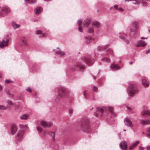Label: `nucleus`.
<instances>
[{
  "label": "nucleus",
  "mask_w": 150,
  "mask_h": 150,
  "mask_svg": "<svg viewBox=\"0 0 150 150\" xmlns=\"http://www.w3.org/2000/svg\"><path fill=\"white\" fill-rule=\"evenodd\" d=\"M82 60L83 62L76 63L74 66V67L72 68L73 69H75L77 68L79 69H84L86 68L85 66L83 64L84 62L86 65H90L93 64L95 62L94 58L89 56H86L83 57Z\"/></svg>",
  "instance_id": "f257e3e1"
},
{
  "label": "nucleus",
  "mask_w": 150,
  "mask_h": 150,
  "mask_svg": "<svg viewBox=\"0 0 150 150\" xmlns=\"http://www.w3.org/2000/svg\"><path fill=\"white\" fill-rule=\"evenodd\" d=\"M104 112L106 113L108 112H110L112 116H115V115L113 112V107H103L102 108L100 107L96 108V112L94 113V115L96 117L100 116L101 117Z\"/></svg>",
  "instance_id": "f03ea898"
},
{
  "label": "nucleus",
  "mask_w": 150,
  "mask_h": 150,
  "mask_svg": "<svg viewBox=\"0 0 150 150\" xmlns=\"http://www.w3.org/2000/svg\"><path fill=\"white\" fill-rule=\"evenodd\" d=\"M59 94L55 98V100L56 102H58L61 99L65 96L67 93V91L65 88L60 87L58 89Z\"/></svg>",
  "instance_id": "7ed1b4c3"
},
{
  "label": "nucleus",
  "mask_w": 150,
  "mask_h": 150,
  "mask_svg": "<svg viewBox=\"0 0 150 150\" xmlns=\"http://www.w3.org/2000/svg\"><path fill=\"white\" fill-rule=\"evenodd\" d=\"M138 92V90L136 88L134 85L132 84L130 85L127 89V93L129 96H132L131 94H137Z\"/></svg>",
  "instance_id": "20e7f679"
},
{
  "label": "nucleus",
  "mask_w": 150,
  "mask_h": 150,
  "mask_svg": "<svg viewBox=\"0 0 150 150\" xmlns=\"http://www.w3.org/2000/svg\"><path fill=\"white\" fill-rule=\"evenodd\" d=\"M10 9L8 7H0V17H3L10 12Z\"/></svg>",
  "instance_id": "39448f33"
},
{
  "label": "nucleus",
  "mask_w": 150,
  "mask_h": 150,
  "mask_svg": "<svg viewBox=\"0 0 150 150\" xmlns=\"http://www.w3.org/2000/svg\"><path fill=\"white\" fill-rule=\"evenodd\" d=\"M91 22L90 19H87L82 22L81 20H79L78 22V25L79 26L82 25L83 27H88L89 26Z\"/></svg>",
  "instance_id": "423d86ee"
},
{
  "label": "nucleus",
  "mask_w": 150,
  "mask_h": 150,
  "mask_svg": "<svg viewBox=\"0 0 150 150\" xmlns=\"http://www.w3.org/2000/svg\"><path fill=\"white\" fill-rule=\"evenodd\" d=\"M108 45H106L104 46H100L98 47L97 49L99 51L106 50V52H108L109 54L112 55L113 54L112 50V49H108L107 50V48L108 47Z\"/></svg>",
  "instance_id": "0eeeda50"
},
{
  "label": "nucleus",
  "mask_w": 150,
  "mask_h": 150,
  "mask_svg": "<svg viewBox=\"0 0 150 150\" xmlns=\"http://www.w3.org/2000/svg\"><path fill=\"white\" fill-rule=\"evenodd\" d=\"M24 131L22 130H19L16 135V141L21 142L23 139Z\"/></svg>",
  "instance_id": "6e6552de"
},
{
  "label": "nucleus",
  "mask_w": 150,
  "mask_h": 150,
  "mask_svg": "<svg viewBox=\"0 0 150 150\" xmlns=\"http://www.w3.org/2000/svg\"><path fill=\"white\" fill-rule=\"evenodd\" d=\"M41 125L44 128L50 127L52 126V123L51 122L42 121L41 122Z\"/></svg>",
  "instance_id": "1a4fd4ad"
},
{
  "label": "nucleus",
  "mask_w": 150,
  "mask_h": 150,
  "mask_svg": "<svg viewBox=\"0 0 150 150\" xmlns=\"http://www.w3.org/2000/svg\"><path fill=\"white\" fill-rule=\"evenodd\" d=\"M120 146L122 150H127V144L125 141L122 142L120 144Z\"/></svg>",
  "instance_id": "9d476101"
},
{
  "label": "nucleus",
  "mask_w": 150,
  "mask_h": 150,
  "mask_svg": "<svg viewBox=\"0 0 150 150\" xmlns=\"http://www.w3.org/2000/svg\"><path fill=\"white\" fill-rule=\"evenodd\" d=\"M124 122L127 126L130 127L131 128H132L133 124L130 120L127 118H125L124 120Z\"/></svg>",
  "instance_id": "9b49d317"
},
{
  "label": "nucleus",
  "mask_w": 150,
  "mask_h": 150,
  "mask_svg": "<svg viewBox=\"0 0 150 150\" xmlns=\"http://www.w3.org/2000/svg\"><path fill=\"white\" fill-rule=\"evenodd\" d=\"M11 133L12 135H14L16 132L17 129L16 125L14 124H13L11 125Z\"/></svg>",
  "instance_id": "f8f14e48"
},
{
  "label": "nucleus",
  "mask_w": 150,
  "mask_h": 150,
  "mask_svg": "<svg viewBox=\"0 0 150 150\" xmlns=\"http://www.w3.org/2000/svg\"><path fill=\"white\" fill-rule=\"evenodd\" d=\"M141 114L142 115L146 117L150 116V110H144L142 112Z\"/></svg>",
  "instance_id": "ddd939ff"
},
{
  "label": "nucleus",
  "mask_w": 150,
  "mask_h": 150,
  "mask_svg": "<svg viewBox=\"0 0 150 150\" xmlns=\"http://www.w3.org/2000/svg\"><path fill=\"white\" fill-rule=\"evenodd\" d=\"M146 44L145 42L143 40H139L137 42L136 45L137 47H144L146 45Z\"/></svg>",
  "instance_id": "4468645a"
},
{
  "label": "nucleus",
  "mask_w": 150,
  "mask_h": 150,
  "mask_svg": "<svg viewBox=\"0 0 150 150\" xmlns=\"http://www.w3.org/2000/svg\"><path fill=\"white\" fill-rule=\"evenodd\" d=\"M88 121L87 119H85L82 120V125L87 128L88 127Z\"/></svg>",
  "instance_id": "2eb2a0df"
},
{
  "label": "nucleus",
  "mask_w": 150,
  "mask_h": 150,
  "mask_svg": "<svg viewBox=\"0 0 150 150\" xmlns=\"http://www.w3.org/2000/svg\"><path fill=\"white\" fill-rule=\"evenodd\" d=\"M110 68L114 71H116L120 69V67L114 64H112L110 66Z\"/></svg>",
  "instance_id": "dca6fc26"
},
{
  "label": "nucleus",
  "mask_w": 150,
  "mask_h": 150,
  "mask_svg": "<svg viewBox=\"0 0 150 150\" xmlns=\"http://www.w3.org/2000/svg\"><path fill=\"white\" fill-rule=\"evenodd\" d=\"M42 9L40 7H37L35 10V13L37 15H39L42 11Z\"/></svg>",
  "instance_id": "f3484780"
},
{
  "label": "nucleus",
  "mask_w": 150,
  "mask_h": 150,
  "mask_svg": "<svg viewBox=\"0 0 150 150\" xmlns=\"http://www.w3.org/2000/svg\"><path fill=\"white\" fill-rule=\"evenodd\" d=\"M139 141H137L136 142L133 143L129 147V149L131 150L133 149L134 147L136 146L139 143Z\"/></svg>",
  "instance_id": "a211bd4d"
},
{
  "label": "nucleus",
  "mask_w": 150,
  "mask_h": 150,
  "mask_svg": "<svg viewBox=\"0 0 150 150\" xmlns=\"http://www.w3.org/2000/svg\"><path fill=\"white\" fill-rule=\"evenodd\" d=\"M139 141H137L136 142L133 143L129 147V149L131 150L133 149L134 147L136 146L139 143Z\"/></svg>",
  "instance_id": "6ab92c4d"
},
{
  "label": "nucleus",
  "mask_w": 150,
  "mask_h": 150,
  "mask_svg": "<svg viewBox=\"0 0 150 150\" xmlns=\"http://www.w3.org/2000/svg\"><path fill=\"white\" fill-rule=\"evenodd\" d=\"M138 28L131 26L130 29V32L133 34H135L137 33L138 31Z\"/></svg>",
  "instance_id": "aec40b11"
},
{
  "label": "nucleus",
  "mask_w": 150,
  "mask_h": 150,
  "mask_svg": "<svg viewBox=\"0 0 150 150\" xmlns=\"http://www.w3.org/2000/svg\"><path fill=\"white\" fill-rule=\"evenodd\" d=\"M140 123L142 125H147L150 124V120H142L140 121Z\"/></svg>",
  "instance_id": "412c9836"
},
{
  "label": "nucleus",
  "mask_w": 150,
  "mask_h": 150,
  "mask_svg": "<svg viewBox=\"0 0 150 150\" xmlns=\"http://www.w3.org/2000/svg\"><path fill=\"white\" fill-rule=\"evenodd\" d=\"M142 83L143 85L145 87H148L149 85V83L147 82L145 79H143L142 80Z\"/></svg>",
  "instance_id": "4be33fe9"
},
{
  "label": "nucleus",
  "mask_w": 150,
  "mask_h": 150,
  "mask_svg": "<svg viewBox=\"0 0 150 150\" xmlns=\"http://www.w3.org/2000/svg\"><path fill=\"white\" fill-rule=\"evenodd\" d=\"M4 92L8 95L11 97H13L14 94H11L10 93L9 90L7 88L4 89Z\"/></svg>",
  "instance_id": "5701e85b"
},
{
  "label": "nucleus",
  "mask_w": 150,
  "mask_h": 150,
  "mask_svg": "<svg viewBox=\"0 0 150 150\" xmlns=\"http://www.w3.org/2000/svg\"><path fill=\"white\" fill-rule=\"evenodd\" d=\"M92 25L97 28L99 27L100 26V23L97 21H94L92 23Z\"/></svg>",
  "instance_id": "b1692460"
},
{
  "label": "nucleus",
  "mask_w": 150,
  "mask_h": 150,
  "mask_svg": "<svg viewBox=\"0 0 150 150\" xmlns=\"http://www.w3.org/2000/svg\"><path fill=\"white\" fill-rule=\"evenodd\" d=\"M132 26L138 28L139 27V23L136 21H134L133 23Z\"/></svg>",
  "instance_id": "393cba45"
},
{
  "label": "nucleus",
  "mask_w": 150,
  "mask_h": 150,
  "mask_svg": "<svg viewBox=\"0 0 150 150\" xmlns=\"http://www.w3.org/2000/svg\"><path fill=\"white\" fill-rule=\"evenodd\" d=\"M35 33L37 35L42 34L43 37H45L46 35L45 33H42V31L41 30H37L35 31Z\"/></svg>",
  "instance_id": "a878e982"
},
{
  "label": "nucleus",
  "mask_w": 150,
  "mask_h": 150,
  "mask_svg": "<svg viewBox=\"0 0 150 150\" xmlns=\"http://www.w3.org/2000/svg\"><path fill=\"white\" fill-rule=\"evenodd\" d=\"M55 53L56 54L61 56H62L65 54V52L59 50H58L56 51H55Z\"/></svg>",
  "instance_id": "bb28decb"
},
{
  "label": "nucleus",
  "mask_w": 150,
  "mask_h": 150,
  "mask_svg": "<svg viewBox=\"0 0 150 150\" xmlns=\"http://www.w3.org/2000/svg\"><path fill=\"white\" fill-rule=\"evenodd\" d=\"M29 118V115L28 114H24L20 118L22 120H25L28 119Z\"/></svg>",
  "instance_id": "cd10ccee"
},
{
  "label": "nucleus",
  "mask_w": 150,
  "mask_h": 150,
  "mask_svg": "<svg viewBox=\"0 0 150 150\" xmlns=\"http://www.w3.org/2000/svg\"><path fill=\"white\" fill-rule=\"evenodd\" d=\"M85 38H86V42L87 43H90L91 41L92 40V38L91 36H88V37H85Z\"/></svg>",
  "instance_id": "c85d7f7f"
},
{
  "label": "nucleus",
  "mask_w": 150,
  "mask_h": 150,
  "mask_svg": "<svg viewBox=\"0 0 150 150\" xmlns=\"http://www.w3.org/2000/svg\"><path fill=\"white\" fill-rule=\"evenodd\" d=\"M12 25L14 29H16L20 26V25L17 24L15 22H13L12 23Z\"/></svg>",
  "instance_id": "c756f323"
},
{
  "label": "nucleus",
  "mask_w": 150,
  "mask_h": 150,
  "mask_svg": "<svg viewBox=\"0 0 150 150\" xmlns=\"http://www.w3.org/2000/svg\"><path fill=\"white\" fill-rule=\"evenodd\" d=\"M101 60L102 62H106L108 63H110V59L106 57L103 58L101 59Z\"/></svg>",
  "instance_id": "7c9ffc66"
},
{
  "label": "nucleus",
  "mask_w": 150,
  "mask_h": 150,
  "mask_svg": "<svg viewBox=\"0 0 150 150\" xmlns=\"http://www.w3.org/2000/svg\"><path fill=\"white\" fill-rule=\"evenodd\" d=\"M146 137L150 139V127L146 131Z\"/></svg>",
  "instance_id": "2f4dec72"
},
{
  "label": "nucleus",
  "mask_w": 150,
  "mask_h": 150,
  "mask_svg": "<svg viewBox=\"0 0 150 150\" xmlns=\"http://www.w3.org/2000/svg\"><path fill=\"white\" fill-rule=\"evenodd\" d=\"M25 1L30 4H34L36 2V0H25Z\"/></svg>",
  "instance_id": "473e14b6"
},
{
  "label": "nucleus",
  "mask_w": 150,
  "mask_h": 150,
  "mask_svg": "<svg viewBox=\"0 0 150 150\" xmlns=\"http://www.w3.org/2000/svg\"><path fill=\"white\" fill-rule=\"evenodd\" d=\"M94 31L93 28V27H90L88 29V32L90 33H93Z\"/></svg>",
  "instance_id": "72a5a7b5"
},
{
  "label": "nucleus",
  "mask_w": 150,
  "mask_h": 150,
  "mask_svg": "<svg viewBox=\"0 0 150 150\" xmlns=\"http://www.w3.org/2000/svg\"><path fill=\"white\" fill-rule=\"evenodd\" d=\"M8 44L7 43H0V47L1 48H3L5 46H7Z\"/></svg>",
  "instance_id": "f704fd0d"
},
{
  "label": "nucleus",
  "mask_w": 150,
  "mask_h": 150,
  "mask_svg": "<svg viewBox=\"0 0 150 150\" xmlns=\"http://www.w3.org/2000/svg\"><path fill=\"white\" fill-rule=\"evenodd\" d=\"M129 1H132L133 3L137 4H139L140 3V1L137 0H129Z\"/></svg>",
  "instance_id": "c9c22d12"
},
{
  "label": "nucleus",
  "mask_w": 150,
  "mask_h": 150,
  "mask_svg": "<svg viewBox=\"0 0 150 150\" xmlns=\"http://www.w3.org/2000/svg\"><path fill=\"white\" fill-rule=\"evenodd\" d=\"M49 134L52 137L53 139L54 140L55 135V132H50Z\"/></svg>",
  "instance_id": "e433bc0d"
},
{
  "label": "nucleus",
  "mask_w": 150,
  "mask_h": 150,
  "mask_svg": "<svg viewBox=\"0 0 150 150\" xmlns=\"http://www.w3.org/2000/svg\"><path fill=\"white\" fill-rule=\"evenodd\" d=\"M37 129L39 132L41 133L42 132V129L41 127L38 126L37 127Z\"/></svg>",
  "instance_id": "4c0bfd02"
},
{
  "label": "nucleus",
  "mask_w": 150,
  "mask_h": 150,
  "mask_svg": "<svg viewBox=\"0 0 150 150\" xmlns=\"http://www.w3.org/2000/svg\"><path fill=\"white\" fill-rule=\"evenodd\" d=\"M6 107H5L3 105H0V110H6Z\"/></svg>",
  "instance_id": "58836bf2"
},
{
  "label": "nucleus",
  "mask_w": 150,
  "mask_h": 150,
  "mask_svg": "<svg viewBox=\"0 0 150 150\" xmlns=\"http://www.w3.org/2000/svg\"><path fill=\"white\" fill-rule=\"evenodd\" d=\"M142 5L144 6H146L147 5V2L145 1H143L142 2Z\"/></svg>",
  "instance_id": "ea45409f"
},
{
  "label": "nucleus",
  "mask_w": 150,
  "mask_h": 150,
  "mask_svg": "<svg viewBox=\"0 0 150 150\" xmlns=\"http://www.w3.org/2000/svg\"><path fill=\"white\" fill-rule=\"evenodd\" d=\"M12 82V81H10V80H8V79H6V80H5V82L7 83H11Z\"/></svg>",
  "instance_id": "a19ab883"
},
{
  "label": "nucleus",
  "mask_w": 150,
  "mask_h": 150,
  "mask_svg": "<svg viewBox=\"0 0 150 150\" xmlns=\"http://www.w3.org/2000/svg\"><path fill=\"white\" fill-rule=\"evenodd\" d=\"M97 89H98V88L96 87L95 86H93V91H96L97 90Z\"/></svg>",
  "instance_id": "79ce46f5"
},
{
  "label": "nucleus",
  "mask_w": 150,
  "mask_h": 150,
  "mask_svg": "<svg viewBox=\"0 0 150 150\" xmlns=\"http://www.w3.org/2000/svg\"><path fill=\"white\" fill-rule=\"evenodd\" d=\"M26 91L29 92H32V90L30 87H28L26 89Z\"/></svg>",
  "instance_id": "37998d69"
},
{
  "label": "nucleus",
  "mask_w": 150,
  "mask_h": 150,
  "mask_svg": "<svg viewBox=\"0 0 150 150\" xmlns=\"http://www.w3.org/2000/svg\"><path fill=\"white\" fill-rule=\"evenodd\" d=\"M81 27H79V28H78V30H79L80 32H82V31H83V29L82 28H81Z\"/></svg>",
  "instance_id": "c03bdc74"
},
{
  "label": "nucleus",
  "mask_w": 150,
  "mask_h": 150,
  "mask_svg": "<svg viewBox=\"0 0 150 150\" xmlns=\"http://www.w3.org/2000/svg\"><path fill=\"white\" fill-rule=\"evenodd\" d=\"M73 112V110L71 109H70L69 111V113L70 115H71L72 114Z\"/></svg>",
  "instance_id": "a18cd8bd"
},
{
  "label": "nucleus",
  "mask_w": 150,
  "mask_h": 150,
  "mask_svg": "<svg viewBox=\"0 0 150 150\" xmlns=\"http://www.w3.org/2000/svg\"><path fill=\"white\" fill-rule=\"evenodd\" d=\"M7 103L9 105H12V102L10 101V100H8L7 101Z\"/></svg>",
  "instance_id": "49530a36"
},
{
  "label": "nucleus",
  "mask_w": 150,
  "mask_h": 150,
  "mask_svg": "<svg viewBox=\"0 0 150 150\" xmlns=\"http://www.w3.org/2000/svg\"><path fill=\"white\" fill-rule=\"evenodd\" d=\"M126 107L127 108V109L128 110H129L130 111L132 110L131 108L130 107H129L128 106H126Z\"/></svg>",
  "instance_id": "de8ad7c7"
},
{
  "label": "nucleus",
  "mask_w": 150,
  "mask_h": 150,
  "mask_svg": "<svg viewBox=\"0 0 150 150\" xmlns=\"http://www.w3.org/2000/svg\"><path fill=\"white\" fill-rule=\"evenodd\" d=\"M146 150H150V146H147L146 147Z\"/></svg>",
  "instance_id": "09e8293b"
},
{
  "label": "nucleus",
  "mask_w": 150,
  "mask_h": 150,
  "mask_svg": "<svg viewBox=\"0 0 150 150\" xmlns=\"http://www.w3.org/2000/svg\"><path fill=\"white\" fill-rule=\"evenodd\" d=\"M125 36H127V35H126V34H125V36H124L123 37H122V39H124L125 40V41H126V38H125Z\"/></svg>",
  "instance_id": "8fccbe9b"
},
{
  "label": "nucleus",
  "mask_w": 150,
  "mask_h": 150,
  "mask_svg": "<svg viewBox=\"0 0 150 150\" xmlns=\"http://www.w3.org/2000/svg\"><path fill=\"white\" fill-rule=\"evenodd\" d=\"M140 149L142 150H144V149H146V147L145 148H144V147H140Z\"/></svg>",
  "instance_id": "3c124183"
},
{
  "label": "nucleus",
  "mask_w": 150,
  "mask_h": 150,
  "mask_svg": "<svg viewBox=\"0 0 150 150\" xmlns=\"http://www.w3.org/2000/svg\"><path fill=\"white\" fill-rule=\"evenodd\" d=\"M118 6L117 5H115L114 6V7L115 9H117L118 8Z\"/></svg>",
  "instance_id": "603ef678"
},
{
  "label": "nucleus",
  "mask_w": 150,
  "mask_h": 150,
  "mask_svg": "<svg viewBox=\"0 0 150 150\" xmlns=\"http://www.w3.org/2000/svg\"><path fill=\"white\" fill-rule=\"evenodd\" d=\"M118 10H119V11H122L123 10L122 8H119Z\"/></svg>",
  "instance_id": "864d4df0"
},
{
  "label": "nucleus",
  "mask_w": 150,
  "mask_h": 150,
  "mask_svg": "<svg viewBox=\"0 0 150 150\" xmlns=\"http://www.w3.org/2000/svg\"><path fill=\"white\" fill-rule=\"evenodd\" d=\"M2 86L0 85V92L1 91L2 89Z\"/></svg>",
  "instance_id": "5fc2aeb1"
},
{
  "label": "nucleus",
  "mask_w": 150,
  "mask_h": 150,
  "mask_svg": "<svg viewBox=\"0 0 150 150\" xmlns=\"http://www.w3.org/2000/svg\"><path fill=\"white\" fill-rule=\"evenodd\" d=\"M150 52V49H149L148 50L146 51V53L147 54Z\"/></svg>",
  "instance_id": "6e6d98bb"
},
{
  "label": "nucleus",
  "mask_w": 150,
  "mask_h": 150,
  "mask_svg": "<svg viewBox=\"0 0 150 150\" xmlns=\"http://www.w3.org/2000/svg\"><path fill=\"white\" fill-rule=\"evenodd\" d=\"M5 43V41L4 40H3L2 41L0 42V43Z\"/></svg>",
  "instance_id": "4d7b16f0"
},
{
  "label": "nucleus",
  "mask_w": 150,
  "mask_h": 150,
  "mask_svg": "<svg viewBox=\"0 0 150 150\" xmlns=\"http://www.w3.org/2000/svg\"><path fill=\"white\" fill-rule=\"evenodd\" d=\"M9 42V40L8 39H7L6 41H5V43H7L8 44V43Z\"/></svg>",
  "instance_id": "13d9d810"
},
{
  "label": "nucleus",
  "mask_w": 150,
  "mask_h": 150,
  "mask_svg": "<svg viewBox=\"0 0 150 150\" xmlns=\"http://www.w3.org/2000/svg\"><path fill=\"white\" fill-rule=\"evenodd\" d=\"M86 91H85L84 92V93H83V95H84L85 96L86 94Z\"/></svg>",
  "instance_id": "bf43d9fd"
},
{
  "label": "nucleus",
  "mask_w": 150,
  "mask_h": 150,
  "mask_svg": "<svg viewBox=\"0 0 150 150\" xmlns=\"http://www.w3.org/2000/svg\"><path fill=\"white\" fill-rule=\"evenodd\" d=\"M22 42H23V43H24L26 45V43H25V41H24V40H22Z\"/></svg>",
  "instance_id": "052dcab7"
},
{
  "label": "nucleus",
  "mask_w": 150,
  "mask_h": 150,
  "mask_svg": "<svg viewBox=\"0 0 150 150\" xmlns=\"http://www.w3.org/2000/svg\"><path fill=\"white\" fill-rule=\"evenodd\" d=\"M145 38H144V37H142L141 38V39H145Z\"/></svg>",
  "instance_id": "680f3d73"
},
{
  "label": "nucleus",
  "mask_w": 150,
  "mask_h": 150,
  "mask_svg": "<svg viewBox=\"0 0 150 150\" xmlns=\"http://www.w3.org/2000/svg\"><path fill=\"white\" fill-rule=\"evenodd\" d=\"M2 76V75L0 73V78H1Z\"/></svg>",
  "instance_id": "e2e57ef3"
},
{
  "label": "nucleus",
  "mask_w": 150,
  "mask_h": 150,
  "mask_svg": "<svg viewBox=\"0 0 150 150\" xmlns=\"http://www.w3.org/2000/svg\"><path fill=\"white\" fill-rule=\"evenodd\" d=\"M133 63V62H130V64H132V63Z\"/></svg>",
  "instance_id": "0e129e2a"
},
{
  "label": "nucleus",
  "mask_w": 150,
  "mask_h": 150,
  "mask_svg": "<svg viewBox=\"0 0 150 150\" xmlns=\"http://www.w3.org/2000/svg\"><path fill=\"white\" fill-rule=\"evenodd\" d=\"M85 99H88V98H87L86 97H85Z\"/></svg>",
  "instance_id": "69168bd1"
},
{
  "label": "nucleus",
  "mask_w": 150,
  "mask_h": 150,
  "mask_svg": "<svg viewBox=\"0 0 150 150\" xmlns=\"http://www.w3.org/2000/svg\"><path fill=\"white\" fill-rule=\"evenodd\" d=\"M106 54H107V56H108L109 55V54H108L106 53Z\"/></svg>",
  "instance_id": "338daca9"
},
{
  "label": "nucleus",
  "mask_w": 150,
  "mask_h": 150,
  "mask_svg": "<svg viewBox=\"0 0 150 150\" xmlns=\"http://www.w3.org/2000/svg\"><path fill=\"white\" fill-rule=\"evenodd\" d=\"M93 78L94 79H96V77H93Z\"/></svg>",
  "instance_id": "774afa93"
}]
</instances>
